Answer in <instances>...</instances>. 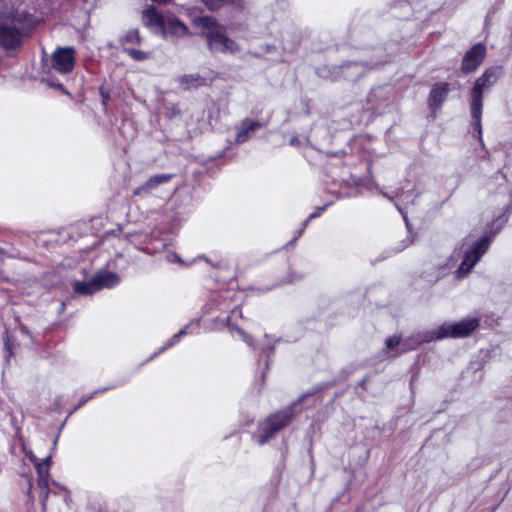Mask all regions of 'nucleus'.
Returning a JSON list of instances; mask_svg holds the SVG:
<instances>
[{"instance_id":"f257e3e1","label":"nucleus","mask_w":512,"mask_h":512,"mask_svg":"<svg viewBox=\"0 0 512 512\" xmlns=\"http://www.w3.org/2000/svg\"><path fill=\"white\" fill-rule=\"evenodd\" d=\"M192 24L207 38L210 49L215 48L224 52L239 50L236 43L225 35L223 27L214 18L210 16L197 17L193 19Z\"/></svg>"},{"instance_id":"f03ea898","label":"nucleus","mask_w":512,"mask_h":512,"mask_svg":"<svg viewBox=\"0 0 512 512\" xmlns=\"http://www.w3.org/2000/svg\"><path fill=\"white\" fill-rule=\"evenodd\" d=\"M500 76V68L492 67L487 70L475 81L471 90V114L476 121L479 133H481V115H482V95L485 89H488L496 83Z\"/></svg>"},{"instance_id":"7ed1b4c3","label":"nucleus","mask_w":512,"mask_h":512,"mask_svg":"<svg viewBox=\"0 0 512 512\" xmlns=\"http://www.w3.org/2000/svg\"><path fill=\"white\" fill-rule=\"evenodd\" d=\"M296 404H297V402L293 403L289 408H287L283 411L272 414L271 416L266 418L263 423H261V425L259 427V432H260V436H259V440H258L259 444H261V445L265 444L279 430L283 429L290 423V421L293 417L292 409Z\"/></svg>"},{"instance_id":"20e7f679","label":"nucleus","mask_w":512,"mask_h":512,"mask_svg":"<svg viewBox=\"0 0 512 512\" xmlns=\"http://www.w3.org/2000/svg\"><path fill=\"white\" fill-rule=\"evenodd\" d=\"M119 282L120 278L116 273L100 271L89 281H77L74 284V291L79 294H93L103 288H112Z\"/></svg>"},{"instance_id":"39448f33","label":"nucleus","mask_w":512,"mask_h":512,"mask_svg":"<svg viewBox=\"0 0 512 512\" xmlns=\"http://www.w3.org/2000/svg\"><path fill=\"white\" fill-rule=\"evenodd\" d=\"M479 325L477 318H468L456 323H445L433 332V339L461 338L471 334Z\"/></svg>"},{"instance_id":"423d86ee","label":"nucleus","mask_w":512,"mask_h":512,"mask_svg":"<svg viewBox=\"0 0 512 512\" xmlns=\"http://www.w3.org/2000/svg\"><path fill=\"white\" fill-rule=\"evenodd\" d=\"M490 243L491 239L489 237H483L474 243L470 250L466 251L464 259L456 271L457 278H463L470 272L487 252Z\"/></svg>"},{"instance_id":"0eeeda50","label":"nucleus","mask_w":512,"mask_h":512,"mask_svg":"<svg viewBox=\"0 0 512 512\" xmlns=\"http://www.w3.org/2000/svg\"><path fill=\"white\" fill-rule=\"evenodd\" d=\"M21 31L6 21L0 22V47L5 50H14L21 46Z\"/></svg>"},{"instance_id":"6e6552de","label":"nucleus","mask_w":512,"mask_h":512,"mask_svg":"<svg viewBox=\"0 0 512 512\" xmlns=\"http://www.w3.org/2000/svg\"><path fill=\"white\" fill-rule=\"evenodd\" d=\"M486 55V47L482 43L472 46L463 56L461 71L464 74L475 71L483 62Z\"/></svg>"},{"instance_id":"1a4fd4ad","label":"nucleus","mask_w":512,"mask_h":512,"mask_svg":"<svg viewBox=\"0 0 512 512\" xmlns=\"http://www.w3.org/2000/svg\"><path fill=\"white\" fill-rule=\"evenodd\" d=\"M75 63V51L72 47L57 49L52 56V65L60 73H69Z\"/></svg>"},{"instance_id":"9d476101","label":"nucleus","mask_w":512,"mask_h":512,"mask_svg":"<svg viewBox=\"0 0 512 512\" xmlns=\"http://www.w3.org/2000/svg\"><path fill=\"white\" fill-rule=\"evenodd\" d=\"M52 463V457L51 455H48L43 459L42 461L39 460L37 462L36 470L38 474V487L41 489L42 492V504L43 507H45V502L49 495V468Z\"/></svg>"},{"instance_id":"9b49d317","label":"nucleus","mask_w":512,"mask_h":512,"mask_svg":"<svg viewBox=\"0 0 512 512\" xmlns=\"http://www.w3.org/2000/svg\"><path fill=\"white\" fill-rule=\"evenodd\" d=\"M160 31L163 37L180 38L189 34L188 27L176 17L165 19Z\"/></svg>"},{"instance_id":"f8f14e48","label":"nucleus","mask_w":512,"mask_h":512,"mask_svg":"<svg viewBox=\"0 0 512 512\" xmlns=\"http://www.w3.org/2000/svg\"><path fill=\"white\" fill-rule=\"evenodd\" d=\"M141 18L142 23L150 29L157 28L161 30L165 21L162 14L154 6H149L144 9L142 11Z\"/></svg>"},{"instance_id":"ddd939ff","label":"nucleus","mask_w":512,"mask_h":512,"mask_svg":"<svg viewBox=\"0 0 512 512\" xmlns=\"http://www.w3.org/2000/svg\"><path fill=\"white\" fill-rule=\"evenodd\" d=\"M171 174H159L150 177L144 184L139 186L133 191L134 195H141L143 193H149L161 184L167 183L171 180Z\"/></svg>"},{"instance_id":"4468645a","label":"nucleus","mask_w":512,"mask_h":512,"mask_svg":"<svg viewBox=\"0 0 512 512\" xmlns=\"http://www.w3.org/2000/svg\"><path fill=\"white\" fill-rule=\"evenodd\" d=\"M449 88L447 83H437L433 85L429 95V105L432 108H438L446 99Z\"/></svg>"},{"instance_id":"2eb2a0df","label":"nucleus","mask_w":512,"mask_h":512,"mask_svg":"<svg viewBox=\"0 0 512 512\" xmlns=\"http://www.w3.org/2000/svg\"><path fill=\"white\" fill-rule=\"evenodd\" d=\"M178 82L182 89L191 90L208 85V80L199 74H186L178 78Z\"/></svg>"},{"instance_id":"dca6fc26","label":"nucleus","mask_w":512,"mask_h":512,"mask_svg":"<svg viewBox=\"0 0 512 512\" xmlns=\"http://www.w3.org/2000/svg\"><path fill=\"white\" fill-rule=\"evenodd\" d=\"M261 127V124L257 121H244L242 123V129L236 135V142L243 143L248 140L250 133L256 131Z\"/></svg>"},{"instance_id":"f3484780","label":"nucleus","mask_w":512,"mask_h":512,"mask_svg":"<svg viewBox=\"0 0 512 512\" xmlns=\"http://www.w3.org/2000/svg\"><path fill=\"white\" fill-rule=\"evenodd\" d=\"M120 44L123 47H131L141 43V37L137 29L128 30L120 39Z\"/></svg>"},{"instance_id":"a211bd4d","label":"nucleus","mask_w":512,"mask_h":512,"mask_svg":"<svg viewBox=\"0 0 512 512\" xmlns=\"http://www.w3.org/2000/svg\"><path fill=\"white\" fill-rule=\"evenodd\" d=\"M124 52L127 53L135 61H143L150 57L149 52L137 50L132 47H125Z\"/></svg>"},{"instance_id":"6ab92c4d","label":"nucleus","mask_w":512,"mask_h":512,"mask_svg":"<svg viewBox=\"0 0 512 512\" xmlns=\"http://www.w3.org/2000/svg\"><path fill=\"white\" fill-rule=\"evenodd\" d=\"M210 10H218L229 0H201Z\"/></svg>"},{"instance_id":"aec40b11","label":"nucleus","mask_w":512,"mask_h":512,"mask_svg":"<svg viewBox=\"0 0 512 512\" xmlns=\"http://www.w3.org/2000/svg\"><path fill=\"white\" fill-rule=\"evenodd\" d=\"M186 328L185 327L184 329L180 330L177 334H175L167 343L164 347H162L158 353H161L163 352L164 350H166L167 348L173 346L176 342L179 341L180 337L183 336L184 334H186Z\"/></svg>"},{"instance_id":"412c9836","label":"nucleus","mask_w":512,"mask_h":512,"mask_svg":"<svg viewBox=\"0 0 512 512\" xmlns=\"http://www.w3.org/2000/svg\"><path fill=\"white\" fill-rule=\"evenodd\" d=\"M400 344V338L397 336H392L386 340V345L388 348L392 349Z\"/></svg>"},{"instance_id":"4be33fe9","label":"nucleus","mask_w":512,"mask_h":512,"mask_svg":"<svg viewBox=\"0 0 512 512\" xmlns=\"http://www.w3.org/2000/svg\"><path fill=\"white\" fill-rule=\"evenodd\" d=\"M322 210H323V208H320V209H319V211H317V212H314V213L310 214V216L308 217V219L306 220V222H305V224H304V227H303V228L301 229V231L299 232L298 237L301 235V233H302L303 229L306 227L307 222H308L310 219H313V218L318 217V216L320 215V213H321V211H322Z\"/></svg>"},{"instance_id":"5701e85b","label":"nucleus","mask_w":512,"mask_h":512,"mask_svg":"<svg viewBox=\"0 0 512 512\" xmlns=\"http://www.w3.org/2000/svg\"><path fill=\"white\" fill-rule=\"evenodd\" d=\"M26 453V456L29 458V460L35 465V467L37 466V462L39 461V459L33 454V452L31 450L29 451H25Z\"/></svg>"},{"instance_id":"b1692460","label":"nucleus","mask_w":512,"mask_h":512,"mask_svg":"<svg viewBox=\"0 0 512 512\" xmlns=\"http://www.w3.org/2000/svg\"><path fill=\"white\" fill-rule=\"evenodd\" d=\"M236 332L241 336V338L243 339V341L247 342L248 344H250V340H249V337L245 334V332L241 329H236Z\"/></svg>"},{"instance_id":"393cba45","label":"nucleus","mask_w":512,"mask_h":512,"mask_svg":"<svg viewBox=\"0 0 512 512\" xmlns=\"http://www.w3.org/2000/svg\"><path fill=\"white\" fill-rule=\"evenodd\" d=\"M153 2H156L158 4H169L172 3L173 0H152Z\"/></svg>"},{"instance_id":"a878e982","label":"nucleus","mask_w":512,"mask_h":512,"mask_svg":"<svg viewBox=\"0 0 512 512\" xmlns=\"http://www.w3.org/2000/svg\"><path fill=\"white\" fill-rule=\"evenodd\" d=\"M20 329H21V332H22L23 334H26V335H28V334H29V331H28V329H27V327H26V326L21 325V326H20Z\"/></svg>"},{"instance_id":"bb28decb","label":"nucleus","mask_w":512,"mask_h":512,"mask_svg":"<svg viewBox=\"0 0 512 512\" xmlns=\"http://www.w3.org/2000/svg\"><path fill=\"white\" fill-rule=\"evenodd\" d=\"M92 397H93V395L89 396V397H88V398H86V399L81 400V402H80V404L78 405V407H80V406L84 405V404H85L89 399H92Z\"/></svg>"},{"instance_id":"cd10ccee","label":"nucleus","mask_w":512,"mask_h":512,"mask_svg":"<svg viewBox=\"0 0 512 512\" xmlns=\"http://www.w3.org/2000/svg\"><path fill=\"white\" fill-rule=\"evenodd\" d=\"M56 87L59 88V89H63V85L62 84H57Z\"/></svg>"},{"instance_id":"c85d7f7f","label":"nucleus","mask_w":512,"mask_h":512,"mask_svg":"<svg viewBox=\"0 0 512 512\" xmlns=\"http://www.w3.org/2000/svg\"><path fill=\"white\" fill-rule=\"evenodd\" d=\"M4 253V250L2 248H0V254Z\"/></svg>"}]
</instances>
